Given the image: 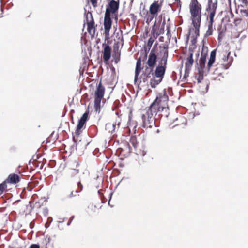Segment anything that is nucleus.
<instances>
[{"label":"nucleus","instance_id":"f257e3e1","mask_svg":"<svg viewBox=\"0 0 248 248\" xmlns=\"http://www.w3.org/2000/svg\"><path fill=\"white\" fill-rule=\"evenodd\" d=\"M168 96L164 94L157 96L148 108L144 109L141 114L142 126L145 128H151L155 125V117L160 111H167Z\"/></svg>","mask_w":248,"mask_h":248},{"label":"nucleus","instance_id":"f03ea898","mask_svg":"<svg viewBox=\"0 0 248 248\" xmlns=\"http://www.w3.org/2000/svg\"><path fill=\"white\" fill-rule=\"evenodd\" d=\"M160 56L161 57L159 62V65L156 67L154 75L155 78H161L163 79L167 65V59L168 57V46L167 45H163L159 46Z\"/></svg>","mask_w":248,"mask_h":248},{"label":"nucleus","instance_id":"7ed1b4c3","mask_svg":"<svg viewBox=\"0 0 248 248\" xmlns=\"http://www.w3.org/2000/svg\"><path fill=\"white\" fill-rule=\"evenodd\" d=\"M189 12L192 21H201L202 5L197 0H191L189 4Z\"/></svg>","mask_w":248,"mask_h":248},{"label":"nucleus","instance_id":"20e7f679","mask_svg":"<svg viewBox=\"0 0 248 248\" xmlns=\"http://www.w3.org/2000/svg\"><path fill=\"white\" fill-rule=\"evenodd\" d=\"M147 58V53L145 52L143 54V56L140 57L137 61L135 71V77H134V83L135 85L139 86L141 80L139 82L138 78L141 72V61H144L146 60Z\"/></svg>","mask_w":248,"mask_h":248},{"label":"nucleus","instance_id":"39448f33","mask_svg":"<svg viewBox=\"0 0 248 248\" xmlns=\"http://www.w3.org/2000/svg\"><path fill=\"white\" fill-rule=\"evenodd\" d=\"M112 23L111 15H110L109 12L107 11V12H105L104 21V34L106 36V40L108 39L107 38V36L109 35V31L111 28Z\"/></svg>","mask_w":248,"mask_h":248},{"label":"nucleus","instance_id":"423d86ee","mask_svg":"<svg viewBox=\"0 0 248 248\" xmlns=\"http://www.w3.org/2000/svg\"><path fill=\"white\" fill-rule=\"evenodd\" d=\"M217 6V0H208L206 11L209 12V17L214 18Z\"/></svg>","mask_w":248,"mask_h":248},{"label":"nucleus","instance_id":"0eeeda50","mask_svg":"<svg viewBox=\"0 0 248 248\" xmlns=\"http://www.w3.org/2000/svg\"><path fill=\"white\" fill-rule=\"evenodd\" d=\"M73 140L74 142V144L75 145V149L77 150L78 154L80 155H82L84 150L86 148V146L89 143L86 144L84 142H83L81 140L77 142L74 135L73 136Z\"/></svg>","mask_w":248,"mask_h":248},{"label":"nucleus","instance_id":"6e6552de","mask_svg":"<svg viewBox=\"0 0 248 248\" xmlns=\"http://www.w3.org/2000/svg\"><path fill=\"white\" fill-rule=\"evenodd\" d=\"M108 1V5L106 8V12L107 11L110 15L111 13L115 14L118 10L119 7V0H111Z\"/></svg>","mask_w":248,"mask_h":248},{"label":"nucleus","instance_id":"1a4fd4ad","mask_svg":"<svg viewBox=\"0 0 248 248\" xmlns=\"http://www.w3.org/2000/svg\"><path fill=\"white\" fill-rule=\"evenodd\" d=\"M88 112H85L78 120V123L77 126L75 134L76 135H79L81 132V129L86 122L88 119Z\"/></svg>","mask_w":248,"mask_h":248},{"label":"nucleus","instance_id":"9d476101","mask_svg":"<svg viewBox=\"0 0 248 248\" xmlns=\"http://www.w3.org/2000/svg\"><path fill=\"white\" fill-rule=\"evenodd\" d=\"M157 56L155 53V46L152 49L147 60V63L149 67L153 68L156 63Z\"/></svg>","mask_w":248,"mask_h":248},{"label":"nucleus","instance_id":"9b49d317","mask_svg":"<svg viewBox=\"0 0 248 248\" xmlns=\"http://www.w3.org/2000/svg\"><path fill=\"white\" fill-rule=\"evenodd\" d=\"M153 76V69L151 67H147L142 72L140 75V78L145 83L148 81L149 78L152 77Z\"/></svg>","mask_w":248,"mask_h":248},{"label":"nucleus","instance_id":"f8f14e48","mask_svg":"<svg viewBox=\"0 0 248 248\" xmlns=\"http://www.w3.org/2000/svg\"><path fill=\"white\" fill-rule=\"evenodd\" d=\"M104 48L103 58L105 62H108L111 57V47L105 42L103 44Z\"/></svg>","mask_w":248,"mask_h":248},{"label":"nucleus","instance_id":"ddd939ff","mask_svg":"<svg viewBox=\"0 0 248 248\" xmlns=\"http://www.w3.org/2000/svg\"><path fill=\"white\" fill-rule=\"evenodd\" d=\"M230 52L227 53L226 51L223 52V54L221 56L223 64L226 67L225 68L227 69L231 64L232 61V57H230L229 55Z\"/></svg>","mask_w":248,"mask_h":248},{"label":"nucleus","instance_id":"4468645a","mask_svg":"<svg viewBox=\"0 0 248 248\" xmlns=\"http://www.w3.org/2000/svg\"><path fill=\"white\" fill-rule=\"evenodd\" d=\"M194 60L193 58V53H189L188 57L186 59V62L185 63V76L186 73L188 74L193 64Z\"/></svg>","mask_w":248,"mask_h":248},{"label":"nucleus","instance_id":"2eb2a0df","mask_svg":"<svg viewBox=\"0 0 248 248\" xmlns=\"http://www.w3.org/2000/svg\"><path fill=\"white\" fill-rule=\"evenodd\" d=\"M206 56L207 53H204L203 52H202L201 56L199 60V63L197 62V65L199 69L202 70L204 69L205 66L206 62Z\"/></svg>","mask_w":248,"mask_h":248},{"label":"nucleus","instance_id":"dca6fc26","mask_svg":"<svg viewBox=\"0 0 248 248\" xmlns=\"http://www.w3.org/2000/svg\"><path fill=\"white\" fill-rule=\"evenodd\" d=\"M6 180L8 183L16 184L20 181V177L17 174H11L8 176Z\"/></svg>","mask_w":248,"mask_h":248},{"label":"nucleus","instance_id":"f3484780","mask_svg":"<svg viewBox=\"0 0 248 248\" xmlns=\"http://www.w3.org/2000/svg\"><path fill=\"white\" fill-rule=\"evenodd\" d=\"M105 88L102 86L101 82L98 84L95 92V96L97 98H103L104 95Z\"/></svg>","mask_w":248,"mask_h":248},{"label":"nucleus","instance_id":"a211bd4d","mask_svg":"<svg viewBox=\"0 0 248 248\" xmlns=\"http://www.w3.org/2000/svg\"><path fill=\"white\" fill-rule=\"evenodd\" d=\"M160 10L158 1H155L150 7L149 12L151 15H155Z\"/></svg>","mask_w":248,"mask_h":248},{"label":"nucleus","instance_id":"6ab92c4d","mask_svg":"<svg viewBox=\"0 0 248 248\" xmlns=\"http://www.w3.org/2000/svg\"><path fill=\"white\" fill-rule=\"evenodd\" d=\"M162 80L161 78H155V76H153L150 80V85L152 88H155Z\"/></svg>","mask_w":248,"mask_h":248},{"label":"nucleus","instance_id":"aec40b11","mask_svg":"<svg viewBox=\"0 0 248 248\" xmlns=\"http://www.w3.org/2000/svg\"><path fill=\"white\" fill-rule=\"evenodd\" d=\"M216 55V50H214L211 51L210 53V58L208 62L207 66L208 70L210 69V67L212 66L213 64L215 62Z\"/></svg>","mask_w":248,"mask_h":248},{"label":"nucleus","instance_id":"412c9836","mask_svg":"<svg viewBox=\"0 0 248 248\" xmlns=\"http://www.w3.org/2000/svg\"><path fill=\"white\" fill-rule=\"evenodd\" d=\"M116 124L107 123L105 126V129L109 133H112L115 131Z\"/></svg>","mask_w":248,"mask_h":248},{"label":"nucleus","instance_id":"4be33fe9","mask_svg":"<svg viewBox=\"0 0 248 248\" xmlns=\"http://www.w3.org/2000/svg\"><path fill=\"white\" fill-rule=\"evenodd\" d=\"M113 57L115 60V62L117 63L120 59V51L118 47H114L113 51Z\"/></svg>","mask_w":248,"mask_h":248},{"label":"nucleus","instance_id":"5701e85b","mask_svg":"<svg viewBox=\"0 0 248 248\" xmlns=\"http://www.w3.org/2000/svg\"><path fill=\"white\" fill-rule=\"evenodd\" d=\"M201 21H192V24L195 29V34L196 36L199 35V29L201 26Z\"/></svg>","mask_w":248,"mask_h":248},{"label":"nucleus","instance_id":"b1692460","mask_svg":"<svg viewBox=\"0 0 248 248\" xmlns=\"http://www.w3.org/2000/svg\"><path fill=\"white\" fill-rule=\"evenodd\" d=\"M209 18V22L208 24V29L206 33V36H208L212 34L213 32V23L214 22V18Z\"/></svg>","mask_w":248,"mask_h":248},{"label":"nucleus","instance_id":"393cba45","mask_svg":"<svg viewBox=\"0 0 248 248\" xmlns=\"http://www.w3.org/2000/svg\"><path fill=\"white\" fill-rule=\"evenodd\" d=\"M87 25V30L88 32L90 33H92V31H93V32H94V22L93 20H90V21L86 22Z\"/></svg>","mask_w":248,"mask_h":248},{"label":"nucleus","instance_id":"a878e982","mask_svg":"<svg viewBox=\"0 0 248 248\" xmlns=\"http://www.w3.org/2000/svg\"><path fill=\"white\" fill-rule=\"evenodd\" d=\"M102 98H97L96 97H95L94 100V107L95 108V111L96 112L98 111L99 112L100 109V104Z\"/></svg>","mask_w":248,"mask_h":248},{"label":"nucleus","instance_id":"bb28decb","mask_svg":"<svg viewBox=\"0 0 248 248\" xmlns=\"http://www.w3.org/2000/svg\"><path fill=\"white\" fill-rule=\"evenodd\" d=\"M197 68H198V70L199 71V76L197 78V81L198 83H200L202 80V79L203 78V74H202L203 70L199 69V67H197Z\"/></svg>","mask_w":248,"mask_h":248},{"label":"nucleus","instance_id":"cd10ccee","mask_svg":"<svg viewBox=\"0 0 248 248\" xmlns=\"http://www.w3.org/2000/svg\"><path fill=\"white\" fill-rule=\"evenodd\" d=\"M6 183L7 182L6 180H5L0 184V191L1 192V194H2L4 189L7 188Z\"/></svg>","mask_w":248,"mask_h":248},{"label":"nucleus","instance_id":"c85d7f7f","mask_svg":"<svg viewBox=\"0 0 248 248\" xmlns=\"http://www.w3.org/2000/svg\"><path fill=\"white\" fill-rule=\"evenodd\" d=\"M192 43L191 45L189 46L188 51L189 52V53H193V51L196 48V45L194 42V41L193 40Z\"/></svg>","mask_w":248,"mask_h":248},{"label":"nucleus","instance_id":"c756f323","mask_svg":"<svg viewBox=\"0 0 248 248\" xmlns=\"http://www.w3.org/2000/svg\"><path fill=\"white\" fill-rule=\"evenodd\" d=\"M86 22L90 20H93L92 14L91 12H88L86 14Z\"/></svg>","mask_w":248,"mask_h":248},{"label":"nucleus","instance_id":"7c9ffc66","mask_svg":"<svg viewBox=\"0 0 248 248\" xmlns=\"http://www.w3.org/2000/svg\"><path fill=\"white\" fill-rule=\"evenodd\" d=\"M154 41V39L152 37H150L147 42V46H148L149 47H151L153 45Z\"/></svg>","mask_w":248,"mask_h":248},{"label":"nucleus","instance_id":"2f4dec72","mask_svg":"<svg viewBox=\"0 0 248 248\" xmlns=\"http://www.w3.org/2000/svg\"><path fill=\"white\" fill-rule=\"evenodd\" d=\"M78 188H79V190H76L75 191V192L78 193H79L80 192L82 188H83V186H82V185L81 184L80 181H79L78 183Z\"/></svg>","mask_w":248,"mask_h":248},{"label":"nucleus","instance_id":"473e14b6","mask_svg":"<svg viewBox=\"0 0 248 248\" xmlns=\"http://www.w3.org/2000/svg\"><path fill=\"white\" fill-rule=\"evenodd\" d=\"M78 173V170L77 169H72L70 170V173L73 176L77 174Z\"/></svg>","mask_w":248,"mask_h":248},{"label":"nucleus","instance_id":"72a5a7b5","mask_svg":"<svg viewBox=\"0 0 248 248\" xmlns=\"http://www.w3.org/2000/svg\"><path fill=\"white\" fill-rule=\"evenodd\" d=\"M97 0H90L92 4L94 7L97 6Z\"/></svg>","mask_w":248,"mask_h":248},{"label":"nucleus","instance_id":"f704fd0d","mask_svg":"<svg viewBox=\"0 0 248 248\" xmlns=\"http://www.w3.org/2000/svg\"><path fill=\"white\" fill-rule=\"evenodd\" d=\"M29 248H40V246L38 244H31Z\"/></svg>","mask_w":248,"mask_h":248},{"label":"nucleus","instance_id":"c9c22d12","mask_svg":"<svg viewBox=\"0 0 248 248\" xmlns=\"http://www.w3.org/2000/svg\"><path fill=\"white\" fill-rule=\"evenodd\" d=\"M153 18L154 15L149 16L147 18L146 22H151L153 20Z\"/></svg>","mask_w":248,"mask_h":248},{"label":"nucleus","instance_id":"e433bc0d","mask_svg":"<svg viewBox=\"0 0 248 248\" xmlns=\"http://www.w3.org/2000/svg\"><path fill=\"white\" fill-rule=\"evenodd\" d=\"M74 218V216H72L70 218V220L67 222V226H69L72 222V221L73 220V219Z\"/></svg>","mask_w":248,"mask_h":248},{"label":"nucleus","instance_id":"4c0bfd02","mask_svg":"<svg viewBox=\"0 0 248 248\" xmlns=\"http://www.w3.org/2000/svg\"><path fill=\"white\" fill-rule=\"evenodd\" d=\"M75 196V195H74V192L73 191H71V193H70V194L68 195V197L69 198H72L73 197Z\"/></svg>","mask_w":248,"mask_h":248},{"label":"nucleus","instance_id":"58836bf2","mask_svg":"<svg viewBox=\"0 0 248 248\" xmlns=\"http://www.w3.org/2000/svg\"><path fill=\"white\" fill-rule=\"evenodd\" d=\"M64 220H65V218H60L59 220L58 221V222L59 223H62V222H63L64 221Z\"/></svg>","mask_w":248,"mask_h":248},{"label":"nucleus","instance_id":"ea45409f","mask_svg":"<svg viewBox=\"0 0 248 248\" xmlns=\"http://www.w3.org/2000/svg\"><path fill=\"white\" fill-rule=\"evenodd\" d=\"M118 122L117 128H118L120 126V118H118V120H116V122Z\"/></svg>","mask_w":248,"mask_h":248},{"label":"nucleus","instance_id":"a19ab883","mask_svg":"<svg viewBox=\"0 0 248 248\" xmlns=\"http://www.w3.org/2000/svg\"><path fill=\"white\" fill-rule=\"evenodd\" d=\"M243 3L245 4H248V0H242Z\"/></svg>","mask_w":248,"mask_h":248},{"label":"nucleus","instance_id":"79ce46f5","mask_svg":"<svg viewBox=\"0 0 248 248\" xmlns=\"http://www.w3.org/2000/svg\"><path fill=\"white\" fill-rule=\"evenodd\" d=\"M110 200V199H109V201H108V204L110 206V203H109ZM111 207H113V206H111Z\"/></svg>","mask_w":248,"mask_h":248},{"label":"nucleus","instance_id":"37998d69","mask_svg":"<svg viewBox=\"0 0 248 248\" xmlns=\"http://www.w3.org/2000/svg\"><path fill=\"white\" fill-rule=\"evenodd\" d=\"M74 145H73V146H72V149H73V151H74Z\"/></svg>","mask_w":248,"mask_h":248},{"label":"nucleus","instance_id":"c03bdc74","mask_svg":"<svg viewBox=\"0 0 248 248\" xmlns=\"http://www.w3.org/2000/svg\"><path fill=\"white\" fill-rule=\"evenodd\" d=\"M175 1L176 2H178V1H179V2H180V0H175Z\"/></svg>","mask_w":248,"mask_h":248},{"label":"nucleus","instance_id":"a18cd8bd","mask_svg":"<svg viewBox=\"0 0 248 248\" xmlns=\"http://www.w3.org/2000/svg\"><path fill=\"white\" fill-rule=\"evenodd\" d=\"M165 23V19H164V21L163 22V24H164Z\"/></svg>","mask_w":248,"mask_h":248},{"label":"nucleus","instance_id":"49530a36","mask_svg":"<svg viewBox=\"0 0 248 248\" xmlns=\"http://www.w3.org/2000/svg\"><path fill=\"white\" fill-rule=\"evenodd\" d=\"M145 13H146V14H148V11H145Z\"/></svg>","mask_w":248,"mask_h":248},{"label":"nucleus","instance_id":"de8ad7c7","mask_svg":"<svg viewBox=\"0 0 248 248\" xmlns=\"http://www.w3.org/2000/svg\"><path fill=\"white\" fill-rule=\"evenodd\" d=\"M112 193H110V197L112 196Z\"/></svg>","mask_w":248,"mask_h":248}]
</instances>
